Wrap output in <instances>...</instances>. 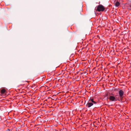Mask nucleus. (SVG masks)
I'll use <instances>...</instances> for the list:
<instances>
[{
  "instance_id": "obj_9",
  "label": "nucleus",
  "mask_w": 131,
  "mask_h": 131,
  "mask_svg": "<svg viewBox=\"0 0 131 131\" xmlns=\"http://www.w3.org/2000/svg\"><path fill=\"white\" fill-rule=\"evenodd\" d=\"M12 130V129H7V130H9V131H10V130Z\"/></svg>"
},
{
  "instance_id": "obj_6",
  "label": "nucleus",
  "mask_w": 131,
  "mask_h": 131,
  "mask_svg": "<svg viewBox=\"0 0 131 131\" xmlns=\"http://www.w3.org/2000/svg\"><path fill=\"white\" fill-rule=\"evenodd\" d=\"M6 91V90L4 89H3L1 91V93L2 94L4 93Z\"/></svg>"
},
{
  "instance_id": "obj_2",
  "label": "nucleus",
  "mask_w": 131,
  "mask_h": 131,
  "mask_svg": "<svg viewBox=\"0 0 131 131\" xmlns=\"http://www.w3.org/2000/svg\"><path fill=\"white\" fill-rule=\"evenodd\" d=\"M118 94L121 99H122V98L123 97V95L124 94V92L123 91L121 90H120Z\"/></svg>"
},
{
  "instance_id": "obj_3",
  "label": "nucleus",
  "mask_w": 131,
  "mask_h": 131,
  "mask_svg": "<svg viewBox=\"0 0 131 131\" xmlns=\"http://www.w3.org/2000/svg\"><path fill=\"white\" fill-rule=\"evenodd\" d=\"M110 99L112 101H117L115 97L112 96H110Z\"/></svg>"
},
{
  "instance_id": "obj_8",
  "label": "nucleus",
  "mask_w": 131,
  "mask_h": 131,
  "mask_svg": "<svg viewBox=\"0 0 131 131\" xmlns=\"http://www.w3.org/2000/svg\"><path fill=\"white\" fill-rule=\"evenodd\" d=\"M129 7H130V8H131V5H129ZM129 9H130V10H131V8H129Z\"/></svg>"
},
{
  "instance_id": "obj_10",
  "label": "nucleus",
  "mask_w": 131,
  "mask_h": 131,
  "mask_svg": "<svg viewBox=\"0 0 131 131\" xmlns=\"http://www.w3.org/2000/svg\"><path fill=\"white\" fill-rule=\"evenodd\" d=\"M43 76V78H44L45 77V76L44 75Z\"/></svg>"
},
{
  "instance_id": "obj_5",
  "label": "nucleus",
  "mask_w": 131,
  "mask_h": 131,
  "mask_svg": "<svg viewBox=\"0 0 131 131\" xmlns=\"http://www.w3.org/2000/svg\"><path fill=\"white\" fill-rule=\"evenodd\" d=\"M89 101H91V102L93 103V104H96L97 102L94 101V99L92 98H90V100H89Z\"/></svg>"
},
{
  "instance_id": "obj_1",
  "label": "nucleus",
  "mask_w": 131,
  "mask_h": 131,
  "mask_svg": "<svg viewBox=\"0 0 131 131\" xmlns=\"http://www.w3.org/2000/svg\"><path fill=\"white\" fill-rule=\"evenodd\" d=\"M104 9L105 8L104 6L101 5H99L97 6L96 10L99 12H100L103 11Z\"/></svg>"
},
{
  "instance_id": "obj_7",
  "label": "nucleus",
  "mask_w": 131,
  "mask_h": 131,
  "mask_svg": "<svg viewBox=\"0 0 131 131\" xmlns=\"http://www.w3.org/2000/svg\"><path fill=\"white\" fill-rule=\"evenodd\" d=\"M120 4L118 2H117L115 4V5L116 7H118L119 5Z\"/></svg>"
},
{
  "instance_id": "obj_4",
  "label": "nucleus",
  "mask_w": 131,
  "mask_h": 131,
  "mask_svg": "<svg viewBox=\"0 0 131 131\" xmlns=\"http://www.w3.org/2000/svg\"><path fill=\"white\" fill-rule=\"evenodd\" d=\"M93 105V103L92 102H88L86 104V106L88 107H90Z\"/></svg>"
}]
</instances>
